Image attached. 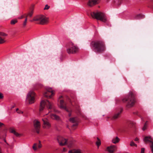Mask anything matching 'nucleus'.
Returning a JSON list of instances; mask_svg holds the SVG:
<instances>
[{"label":"nucleus","instance_id":"nucleus-1","mask_svg":"<svg viewBox=\"0 0 153 153\" xmlns=\"http://www.w3.org/2000/svg\"><path fill=\"white\" fill-rule=\"evenodd\" d=\"M123 102H127L126 107L130 108L134 105V94L133 92H130L128 95L124 97L122 100Z\"/></svg>","mask_w":153,"mask_h":153},{"label":"nucleus","instance_id":"nucleus-2","mask_svg":"<svg viewBox=\"0 0 153 153\" xmlns=\"http://www.w3.org/2000/svg\"><path fill=\"white\" fill-rule=\"evenodd\" d=\"M91 45L94 48V51L96 52L101 53L105 50L104 44L102 41L92 42Z\"/></svg>","mask_w":153,"mask_h":153},{"label":"nucleus","instance_id":"nucleus-3","mask_svg":"<svg viewBox=\"0 0 153 153\" xmlns=\"http://www.w3.org/2000/svg\"><path fill=\"white\" fill-rule=\"evenodd\" d=\"M35 21L37 24L43 25L48 23V18L43 15H39L34 17L33 20L31 21Z\"/></svg>","mask_w":153,"mask_h":153},{"label":"nucleus","instance_id":"nucleus-4","mask_svg":"<svg viewBox=\"0 0 153 153\" xmlns=\"http://www.w3.org/2000/svg\"><path fill=\"white\" fill-rule=\"evenodd\" d=\"M91 16L94 18L100 20L102 22H105L107 21L105 14L100 12H92L91 13Z\"/></svg>","mask_w":153,"mask_h":153},{"label":"nucleus","instance_id":"nucleus-5","mask_svg":"<svg viewBox=\"0 0 153 153\" xmlns=\"http://www.w3.org/2000/svg\"><path fill=\"white\" fill-rule=\"evenodd\" d=\"M66 51L69 54H75L79 51V48L72 42L68 43L66 45Z\"/></svg>","mask_w":153,"mask_h":153},{"label":"nucleus","instance_id":"nucleus-6","mask_svg":"<svg viewBox=\"0 0 153 153\" xmlns=\"http://www.w3.org/2000/svg\"><path fill=\"white\" fill-rule=\"evenodd\" d=\"M46 105L48 109H51L53 108V106L52 104L47 100H42L40 104L39 108V112H41L44 109V107Z\"/></svg>","mask_w":153,"mask_h":153},{"label":"nucleus","instance_id":"nucleus-7","mask_svg":"<svg viewBox=\"0 0 153 153\" xmlns=\"http://www.w3.org/2000/svg\"><path fill=\"white\" fill-rule=\"evenodd\" d=\"M57 140L60 146H64L68 143V147L71 148L72 147L73 144V142L72 141H71L68 143L67 140L64 138L62 137H57Z\"/></svg>","mask_w":153,"mask_h":153},{"label":"nucleus","instance_id":"nucleus-8","mask_svg":"<svg viewBox=\"0 0 153 153\" xmlns=\"http://www.w3.org/2000/svg\"><path fill=\"white\" fill-rule=\"evenodd\" d=\"M35 94L33 91H30L27 94L26 100L28 101L29 104H32L35 101Z\"/></svg>","mask_w":153,"mask_h":153},{"label":"nucleus","instance_id":"nucleus-9","mask_svg":"<svg viewBox=\"0 0 153 153\" xmlns=\"http://www.w3.org/2000/svg\"><path fill=\"white\" fill-rule=\"evenodd\" d=\"M53 91L50 88H47L46 89V91L44 93V96L47 98H51L52 96L54 95Z\"/></svg>","mask_w":153,"mask_h":153},{"label":"nucleus","instance_id":"nucleus-10","mask_svg":"<svg viewBox=\"0 0 153 153\" xmlns=\"http://www.w3.org/2000/svg\"><path fill=\"white\" fill-rule=\"evenodd\" d=\"M60 107L62 109L65 110L67 111L69 113L68 116L69 117L71 116L70 112L71 111V110L70 108H68L66 106L65 103L62 100H60Z\"/></svg>","mask_w":153,"mask_h":153},{"label":"nucleus","instance_id":"nucleus-11","mask_svg":"<svg viewBox=\"0 0 153 153\" xmlns=\"http://www.w3.org/2000/svg\"><path fill=\"white\" fill-rule=\"evenodd\" d=\"M69 121L74 123L72 126L73 129H74L78 125L79 119L77 117H71L69 119Z\"/></svg>","mask_w":153,"mask_h":153},{"label":"nucleus","instance_id":"nucleus-12","mask_svg":"<svg viewBox=\"0 0 153 153\" xmlns=\"http://www.w3.org/2000/svg\"><path fill=\"white\" fill-rule=\"evenodd\" d=\"M34 126L36 132L37 133H39V130L40 127V122L36 120H35L33 122Z\"/></svg>","mask_w":153,"mask_h":153},{"label":"nucleus","instance_id":"nucleus-13","mask_svg":"<svg viewBox=\"0 0 153 153\" xmlns=\"http://www.w3.org/2000/svg\"><path fill=\"white\" fill-rule=\"evenodd\" d=\"M123 111V109L121 108L117 111L111 118V120H115L118 118L120 117Z\"/></svg>","mask_w":153,"mask_h":153},{"label":"nucleus","instance_id":"nucleus-14","mask_svg":"<svg viewBox=\"0 0 153 153\" xmlns=\"http://www.w3.org/2000/svg\"><path fill=\"white\" fill-rule=\"evenodd\" d=\"M43 122V126L44 128H49L51 126V124L49 122L48 120L46 118H43L42 119Z\"/></svg>","mask_w":153,"mask_h":153},{"label":"nucleus","instance_id":"nucleus-15","mask_svg":"<svg viewBox=\"0 0 153 153\" xmlns=\"http://www.w3.org/2000/svg\"><path fill=\"white\" fill-rule=\"evenodd\" d=\"M117 147L114 145H112L107 147L106 151L110 153H113L115 150L116 149Z\"/></svg>","mask_w":153,"mask_h":153},{"label":"nucleus","instance_id":"nucleus-16","mask_svg":"<svg viewBox=\"0 0 153 153\" xmlns=\"http://www.w3.org/2000/svg\"><path fill=\"white\" fill-rule=\"evenodd\" d=\"M99 1V0H88L87 5L89 7H91L97 4Z\"/></svg>","mask_w":153,"mask_h":153},{"label":"nucleus","instance_id":"nucleus-17","mask_svg":"<svg viewBox=\"0 0 153 153\" xmlns=\"http://www.w3.org/2000/svg\"><path fill=\"white\" fill-rule=\"evenodd\" d=\"M127 129L128 130L131 129L133 127L134 123L133 121L128 120L127 122Z\"/></svg>","mask_w":153,"mask_h":153},{"label":"nucleus","instance_id":"nucleus-18","mask_svg":"<svg viewBox=\"0 0 153 153\" xmlns=\"http://www.w3.org/2000/svg\"><path fill=\"white\" fill-rule=\"evenodd\" d=\"M143 140L145 143H147V142H150L151 143V145H152V143L151 142V141L153 142V140L152 139V137L150 136L145 137L144 138Z\"/></svg>","mask_w":153,"mask_h":153},{"label":"nucleus","instance_id":"nucleus-19","mask_svg":"<svg viewBox=\"0 0 153 153\" xmlns=\"http://www.w3.org/2000/svg\"><path fill=\"white\" fill-rule=\"evenodd\" d=\"M37 147H38L39 148H40L42 147V144L41 143L40 141H39V143L38 144L37 143H34L33 146V148L34 150L36 151L37 149Z\"/></svg>","mask_w":153,"mask_h":153},{"label":"nucleus","instance_id":"nucleus-20","mask_svg":"<svg viewBox=\"0 0 153 153\" xmlns=\"http://www.w3.org/2000/svg\"><path fill=\"white\" fill-rule=\"evenodd\" d=\"M50 115L51 118L55 120H60L59 117L57 115L54 114H51Z\"/></svg>","mask_w":153,"mask_h":153},{"label":"nucleus","instance_id":"nucleus-21","mask_svg":"<svg viewBox=\"0 0 153 153\" xmlns=\"http://www.w3.org/2000/svg\"><path fill=\"white\" fill-rule=\"evenodd\" d=\"M123 1L127 2L128 1V0H117V2L115 1H114V3L116 5L118 6H119L121 5Z\"/></svg>","mask_w":153,"mask_h":153},{"label":"nucleus","instance_id":"nucleus-22","mask_svg":"<svg viewBox=\"0 0 153 153\" xmlns=\"http://www.w3.org/2000/svg\"><path fill=\"white\" fill-rule=\"evenodd\" d=\"M68 153H82V152L80 149H74L70 150Z\"/></svg>","mask_w":153,"mask_h":153},{"label":"nucleus","instance_id":"nucleus-23","mask_svg":"<svg viewBox=\"0 0 153 153\" xmlns=\"http://www.w3.org/2000/svg\"><path fill=\"white\" fill-rule=\"evenodd\" d=\"M120 140V139L117 137H116L113 138L112 142L116 144L118 143Z\"/></svg>","mask_w":153,"mask_h":153},{"label":"nucleus","instance_id":"nucleus-24","mask_svg":"<svg viewBox=\"0 0 153 153\" xmlns=\"http://www.w3.org/2000/svg\"><path fill=\"white\" fill-rule=\"evenodd\" d=\"M42 85L40 83H37L34 86V89L35 90H37L42 87Z\"/></svg>","mask_w":153,"mask_h":153},{"label":"nucleus","instance_id":"nucleus-25","mask_svg":"<svg viewBox=\"0 0 153 153\" xmlns=\"http://www.w3.org/2000/svg\"><path fill=\"white\" fill-rule=\"evenodd\" d=\"M144 18V16L141 14H139L136 16L135 18L137 19H140Z\"/></svg>","mask_w":153,"mask_h":153},{"label":"nucleus","instance_id":"nucleus-26","mask_svg":"<svg viewBox=\"0 0 153 153\" xmlns=\"http://www.w3.org/2000/svg\"><path fill=\"white\" fill-rule=\"evenodd\" d=\"M18 21L16 19H13L11 21L10 24L12 25H14Z\"/></svg>","mask_w":153,"mask_h":153},{"label":"nucleus","instance_id":"nucleus-27","mask_svg":"<svg viewBox=\"0 0 153 153\" xmlns=\"http://www.w3.org/2000/svg\"><path fill=\"white\" fill-rule=\"evenodd\" d=\"M11 132L13 133L16 136H19L20 134L17 132H16L14 129H12L11 131Z\"/></svg>","mask_w":153,"mask_h":153},{"label":"nucleus","instance_id":"nucleus-28","mask_svg":"<svg viewBox=\"0 0 153 153\" xmlns=\"http://www.w3.org/2000/svg\"><path fill=\"white\" fill-rule=\"evenodd\" d=\"M5 41L4 40V38L0 36V44H2L5 42Z\"/></svg>","mask_w":153,"mask_h":153},{"label":"nucleus","instance_id":"nucleus-29","mask_svg":"<svg viewBox=\"0 0 153 153\" xmlns=\"http://www.w3.org/2000/svg\"><path fill=\"white\" fill-rule=\"evenodd\" d=\"M7 36V35L3 32H0V36L2 37H4L6 36Z\"/></svg>","mask_w":153,"mask_h":153},{"label":"nucleus","instance_id":"nucleus-30","mask_svg":"<svg viewBox=\"0 0 153 153\" xmlns=\"http://www.w3.org/2000/svg\"><path fill=\"white\" fill-rule=\"evenodd\" d=\"M97 141L96 142V144L98 147L101 144V141L98 138H97Z\"/></svg>","mask_w":153,"mask_h":153},{"label":"nucleus","instance_id":"nucleus-31","mask_svg":"<svg viewBox=\"0 0 153 153\" xmlns=\"http://www.w3.org/2000/svg\"><path fill=\"white\" fill-rule=\"evenodd\" d=\"M27 19L26 18V19H25V20L23 24V26L24 27H25L26 26L27 22Z\"/></svg>","mask_w":153,"mask_h":153},{"label":"nucleus","instance_id":"nucleus-32","mask_svg":"<svg viewBox=\"0 0 153 153\" xmlns=\"http://www.w3.org/2000/svg\"><path fill=\"white\" fill-rule=\"evenodd\" d=\"M50 8V6H48V4L45 5V8H44V10H48Z\"/></svg>","mask_w":153,"mask_h":153},{"label":"nucleus","instance_id":"nucleus-33","mask_svg":"<svg viewBox=\"0 0 153 153\" xmlns=\"http://www.w3.org/2000/svg\"><path fill=\"white\" fill-rule=\"evenodd\" d=\"M33 14V10L31 11L27 15L28 16H29L30 17H31L32 16Z\"/></svg>","mask_w":153,"mask_h":153},{"label":"nucleus","instance_id":"nucleus-34","mask_svg":"<svg viewBox=\"0 0 153 153\" xmlns=\"http://www.w3.org/2000/svg\"><path fill=\"white\" fill-rule=\"evenodd\" d=\"M151 142L152 143V145H150V148L151 149V151L152 153H153V142L151 141Z\"/></svg>","mask_w":153,"mask_h":153},{"label":"nucleus","instance_id":"nucleus-35","mask_svg":"<svg viewBox=\"0 0 153 153\" xmlns=\"http://www.w3.org/2000/svg\"><path fill=\"white\" fill-rule=\"evenodd\" d=\"M145 149L144 148H142L140 153H144Z\"/></svg>","mask_w":153,"mask_h":153},{"label":"nucleus","instance_id":"nucleus-36","mask_svg":"<svg viewBox=\"0 0 153 153\" xmlns=\"http://www.w3.org/2000/svg\"><path fill=\"white\" fill-rule=\"evenodd\" d=\"M130 146H134V142H133V141L131 142L130 144Z\"/></svg>","mask_w":153,"mask_h":153},{"label":"nucleus","instance_id":"nucleus-37","mask_svg":"<svg viewBox=\"0 0 153 153\" xmlns=\"http://www.w3.org/2000/svg\"><path fill=\"white\" fill-rule=\"evenodd\" d=\"M3 98V96L2 94L0 93V99H2Z\"/></svg>","mask_w":153,"mask_h":153},{"label":"nucleus","instance_id":"nucleus-38","mask_svg":"<svg viewBox=\"0 0 153 153\" xmlns=\"http://www.w3.org/2000/svg\"><path fill=\"white\" fill-rule=\"evenodd\" d=\"M23 15L24 16V17L25 18V19L26 18L27 19V17L28 16V15H26V14H24Z\"/></svg>","mask_w":153,"mask_h":153},{"label":"nucleus","instance_id":"nucleus-39","mask_svg":"<svg viewBox=\"0 0 153 153\" xmlns=\"http://www.w3.org/2000/svg\"><path fill=\"white\" fill-rule=\"evenodd\" d=\"M148 122V121H146V123H145V124H144V126H145L146 127V128L147 127V123Z\"/></svg>","mask_w":153,"mask_h":153},{"label":"nucleus","instance_id":"nucleus-40","mask_svg":"<svg viewBox=\"0 0 153 153\" xmlns=\"http://www.w3.org/2000/svg\"><path fill=\"white\" fill-rule=\"evenodd\" d=\"M17 113L19 114H22L23 113V112L19 110V111L17 112Z\"/></svg>","mask_w":153,"mask_h":153},{"label":"nucleus","instance_id":"nucleus-41","mask_svg":"<svg viewBox=\"0 0 153 153\" xmlns=\"http://www.w3.org/2000/svg\"><path fill=\"white\" fill-rule=\"evenodd\" d=\"M24 16L23 15H22L20 17H19V19H22V18H24Z\"/></svg>","mask_w":153,"mask_h":153},{"label":"nucleus","instance_id":"nucleus-42","mask_svg":"<svg viewBox=\"0 0 153 153\" xmlns=\"http://www.w3.org/2000/svg\"><path fill=\"white\" fill-rule=\"evenodd\" d=\"M146 128L145 126H143V128L142 129L143 131H145Z\"/></svg>","mask_w":153,"mask_h":153},{"label":"nucleus","instance_id":"nucleus-43","mask_svg":"<svg viewBox=\"0 0 153 153\" xmlns=\"http://www.w3.org/2000/svg\"><path fill=\"white\" fill-rule=\"evenodd\" d=\"M9 147L11 149H12L13 148V146L12 145H10L9 144V145H8Z\"/></svg>","mask_w":153,"mask_h":153},{"label":"nucleus","instance_id":"nucleus-44","mask_svg":"<svg viewBox=\"0 0 153 153\" xmlns=\"http://www.w3.org/2000/svg\"><path fill=\"white\" fill-rule=\"evenodd\" d=\"M4 124L3 123L0 122V127L2 126Z\"/></svg>","mask_w":153,"mask_h":153},{"label":"nucleus","instance_id":"nucleus-45","mask_svg":"<svg viewBox=\"0 0 153 153\" xmlns=\"http://www.w3.org/2000/svg\"><path fill=\"white\" fill-rule=\"evenodd\" d=\"M65 151H66V149H65V148H63V152H65Z\"/></svg>","mask_w":153,"mask_h":153},{"label":"nucleus","instance_id":"nucleus-46","mask_svg":"<svg viewBox=\"0 0 153 153\" xmlns=\"http://www.w3.org/2000/svg\"><path fill=\"white\" fill-rule=\"evenodd\" d=\"M138 140V139L137 138H136L135 139H134V141H137Z\"/></svg>","mask_w":153,"mask_h":153},{"label":"nucleus","instance_id":"nucleus-47","mask_svg":"<svg viewBox=\"0 0 153 153\" xmlns=\"http://www.w3.org/2000/svg\"><path fill=\"white\" fill-rule=\"evenodd\" d=\"M4 142L6 143V144L7 145H9V144L7 143V142H6V140H4Z\"/></svg>","mask_w":153,"mask_h":153},{"label":"nucleus","instance_id":"nucleus-48","mask_svg":"<svg viewBox=\"0 0 153 153\" xmlns=\"http://www.w3.org/2000/svg\"><path fill=\"white\" fill-rule=\"evenodd\" d=\"M15 107V106L13 105L11 107V109H12V108H13Z\"/></svg>","mask_w":153,"mask_h":153},{"label":"nucleus","instance_id":"nucleus-49","mask_svg":"<svg viewBox=\"0 0 153 153\" xmlns=\"http://www.w3.org/2000/svg\"><path fill=\"white\" fill-rule=\"evenodd\" d=\"M19 110L18 108H17L16 109V111L17 112L19 111Z\"/></svg>","mask_w":153,"mask_h":153},{"label":"nucleus","instance_id":"nucleus-50","mask_svg":"<svg viewBox=\"0 0 153 153\" xmlns=\"http://www.w3.org/2000/svg\"><path fill=\"white\" fill-rule=\"evenodd\" d=\"M134 146H136H136H137V145H136V144H135V143H134Z\"/></svg>","mask_w":153,"mask_h":153},{"label":"nucleus","instance_id":"nucleus-51","mask_svg":"<svg viewBox=\"0 0 153 153\" xmlns=\"http://www.w3.org/2000/svg\"><path fill=\"white\" fill-rule=\"evenodd\" d=\"M142 119V120H143V121H144V120L143 119V118H141Z\"/></svg>","mask_w":153,"mask_h":153},{"label":"nucleus","instance_id":"nucleus-52","mask_svg":"<svg viewBox=\"0 0 153 153\" xmlns=\"http://www.w3.org/2000/svg\"><path fill=\"white\" fill-rule=\"evenodd\" d=\"M68 100H69V101H70V102H71V100H70V99L69 98H68Z\"/></svg>","mask_w":153,"mask_h":153},{"label":"nucleus","instance_id":"nucleus-53","mask_svg":"<svg viewBox=\"0 0 153 153\" xmlns=\"http://www.w3.org/2000/svg\"><path fill=\"white\" fill-rule=\"evenodd\" d=\"M62 97V96H61L60 97V98H61Z\"/></svg>","mask_w":153,"mask_h":153},{"label":"nucleus","instance_id":"nucleus-54","mask_svg":"<svg viewBox=\"0 0 153 153\" xmlns=\"http://www.w3.org/2000/svg\"><path fill=\"white\" fill-rule=\"evenodd\" d=\"M151 0V1H152L153 2V0Z\"/></svg>","mask_w":153,"mask_h":153},{"label":"nucleus","instance_id":"nucleus-55","mask_svg":"<svg viewBox=\"0 0 153 153\" xmlns=\"http://www.w3.org/2000/svg\"><path fill=\"white\" fill-rule=\"evenodd\" d=\"M54 111H55V110L53 109Z\"/></svg>","mask_w":153,"mask_h":153},{"label":"nucleus","instance_id":"nucleus-56","mask_svg":"<svg viewBox=\"0 0 153 153\" xmlns=\"http://www.w3.org/2000/svg\"><path fill=\"white\" fill-rule=\"evenodd\" d=\"M134 103H135V100H134Z\"/></svg>","mask_w":153,"mask_h":153}]
</instances>
